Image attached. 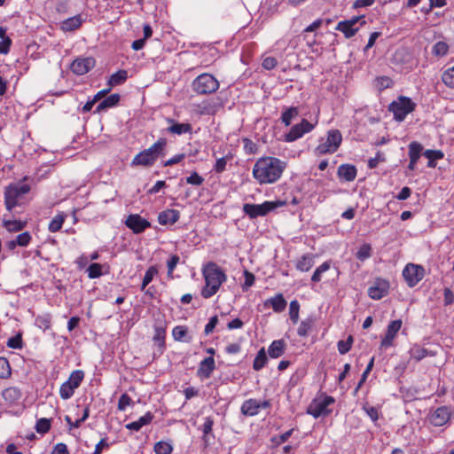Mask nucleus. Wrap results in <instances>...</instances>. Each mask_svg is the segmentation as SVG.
<instances>
[{
  "label": "nucleus",
  "mask_w": 454,
  "mask_h": 454,
  "mask_svg": "<svg viewBox=\"0 0 454 454\" xmlns=\"http://www.w3.org/2000/svg\"><path fill=\"white\" fill-rule=\"evenodd\" d=\"M286 168V162L277 157H261L255 161L252 174L259 184H271L281 178Z\"/></svg>",
  "instance_id": "1"
},
{
  "label": "nucleus",
  "mask_w": 454,
  "mask_h": 454,
  "mask_svg": "<svg viewBox=\"0 0 454 454\" xmlns=\"http://www.w3.org/2000/svg\"><path fill=\"white\" fill-rule=\"evenodd\" d=\"M202 276L205 280V286L201 290V296L209 299L214 296L220 289L221 286L226 282L227 275L214 262H208L202 267Z\"/></svg>",
  "instance_id": "2"
},
{
  "label": "nucleus",
  "mask_w": 454,
  "mask_h": 454,
  "mask_svg": "<svg viewBox=\"0 0 454 454\" xmlns=\"http://www.w3.org/2000/svg\"><path fill=\"white\" fill-rule=\"evenodd\" d=\"M167 145L168 141L165 137L159 138L149 148L136 154L131 160V166L152 167L160 157L165 155Z\"/></svg>",
  "instance_id": "3"
},
{
  "label": "nucleus",
  "mask_w": 454,
  "mask_h": 454,
  "mask_svg": "<svg viewBox=\"0 0 454 454\" xmlns=\"http://www.w3.org/2000/svg\"><path fill=\"white\" fill-rule=\"evenodd\" d=\"M30 185L25 183L10 184L4 190V205L10 214L13 209L21 205V200L30 191Z\"/></svg>",
  "instance_id": "4"
},
{
  "label": "nucleus",
  "mask_w": 454,
  "mask_h": 454,
  "mask_svg": "<svg viewBox=\"0 0 454 454\" xmlns=\"http://www.w3.org/2000/svg\"><path fill=\"white\" fill-rule=\"evenodd\" d=\"M342 142V135L339 129H329L325 137H321L315 151L317 155L333 154L338 151Z\"/></svg>",
  "instance_id": "5"
},
{
  "label": "nucleus",
  "mask_w": 454,
  "mask_h": 454,
  "mask_svg": "<svg viewBox=\"0 0 454 454\" xmlns=\"http://www.w3.org/2000/svg\"><path fill=\"white\" fill-rule=\"evenodd\" d=\"M286 205L283 200H266L262 204L245 203L242 207L243 213L250 219H255L260 216H265L271 211Z\"/></svg>",
  "instance_id": "6"
},
{
  "label": "nucleus",
  "mask_w": 454,
  "mask_h": 454,
  "mask_svg": "<svg viewBox=\"0 0 454 454\" xmlns=\"http://www.w3.org/2000/svg\"><path fill=\"white\" fill-rule=\"evenodd\" d=\"M218 80L211 74L203 73L192 82V90L198 95H209L219 89Z\"/></svg>",
  "instance_id": "7"
},
{
  "label": "nucleus",
  "mask_w": 454,
  "mask_h": 454,
  "mask_svg": "<svg viewBox=\"0 0 454 454\" xmlns=\"http://www.w3.org/2000/svg\"><path fill=\"white\" fill-rule=\"evenodd\" d=\"M416 108V104L411 98L405 96H399L388 106V110L393 114L394 120L403 121L407 115L412 113Z\"/></svg>",
  "instance_id": "8"
},
{
  "label": "nucleus",
  "mask_w": 454,
  "mask_h": 454,
  "mask_svg": "<svg viewBox=\"0 0 454 454\" xmlns=\"http://www.w3.org/2000/svg\"><path fill=\"white\" fill-rule=\"evenodd\" d=\"M335 403V399L325 394L312 400L307 408V414L311 415L313 418L317 419L321 416H328L332 413V410L328 407Z\"/></svg>",
  "instance_id": "9"
},
{
  "label": "nucleus",
  "mask_w": 454,
  "mask_h": 454,
  "mask_svg": "<svg viewBox=\"0 0 454 454\" xmlns=\"http://www.w3.org/2000/svg\"><path fill=\"white\" fill-rule=\"evenodd\" d=\"M84 372L82 370H74L69 375L67 380L63 382L59 387V396L63 400L70 399L76 388H78L84 379Z\"/></svg>",
  "instance_id": "10"
},
{
  "label": "nucleus",
  "mask_w": 454,
  "mask_h": 454,
  "mask_svg": "<svg viewBox=\"0 0 454 454\" xmlns=\"http://www.w3.org/2000/svg\"><path fill=\"white\" fill-rule=\"evenodd\" d=\"M403 278L409 287L416 286L425 276L423 266L414 263H408L403 270Z\"/></svg>",
  "instance_id": "11"
},
{
  "label": "nucleus",
  "mask_w": 454,
  "mask_h": 454,
  "mask_svg": "<svg viewBox=\"0 0 454 454\" xmlns=\"http://www.w3.org/2000/svg\"><path fill=\"white\" fill-rule=\"evenodd\" d=\"M315 128V124L309 122L307 119H302L301 122L294 125L290 130L285 134L284 141L287 143L294 142L309 133Z\"/></svg>",
  "instance_id": "12"
},
{
  "label": "nucleus",
  "mask_w": 454,
  "mask_h": 454,
  "mask_svg": "<svg viewBox=\"0 0 454 454\" xmlns=\"http://www.w3.org/2000/svg\"><path fill=\"white\" fill-rule=\"evenodd\" d=\"M403 322L401 319L393 320L387 325L385 336L380 341L381 349H387L393 346L394 340L400 331Z\"/></svg>",
  "instance_id": "13"
},
{
  "label": "nucleus",
  "mask_w": 454,
  "mask_h": 454,
  "mask_svg": "<svg viewBox=\"0 0 454 454\" xmlns=\"http://www.w3.org/2000/svg\"><path fill=\"white\" fill-rule=\"evenodd\" d=\"M125 225L135 234H140L151 226L145 218L138 214H131L125 220Z\"/></svg>",
  "instance_id": "14"
},
{
  "label": "nucleus",
  "mask_w": 454,
  "mask_h": 454,
  "mask_svg": "<svg viewBox=\"0 0 454 454\" xmlns=\"http://www.w3.org/2000/svg\"><path fill=\"white\" fill-rule=\"evenodd\" d=\"M389 282L384 278H378L368 288V295L372 300H380L388 294Z\"/></svg>",
  "instance_id": "15"
},
{
  "label": "nucleus",
  "mask_w": 454,
  "mask_h": 454,
  "mask_svg": "<svg viewBox=\"0 0 454 454\" xmlns=\"http://www.w3.org/2000/svg\"><path fill=\"white\" fill-rule=\"evenodd\" d=\"M95 64L96 61L92 57L77 58L72 62L70 69L77 75H83L91 70Z\"/></svg>",
  "instance_id": "16"
},
{
  "label": "nucleus",
  "mask_w": 454,
  "mask_h": 454,
  "mask_svg": "<svg viewBox=\"0 0 454 454\" xmlns=\"http://www.w3.org/2000/svg\"><path fill=\"white\" fill-rule=\"evenodd\" d=\"M450 410L447 406L438 407L431 415L430 422L434 427L445 425L450 419Z\"/></svg>",
  "instance_id": "17"
},
{
  "label": "nucleus",
  "mask_w": 454,
  "mask_h": 454,
  "mask_svg": "<svg viewBox=\"0 0 454 454\" xmlns=\"http://www.w3.org/2000/svg\"><path fill=\"white\" fill-rule=\"evenodd\" d=\"M11 215L12 214H10L9 212L8 214L4 215L3 226L9 232H18L22 231L27 225V221L12 219L11 217Z\"/></svg>",
  "instance_id": "18"
},
{
  "label": "nucleus",
  "mask_w": 454,
  "mask_h": 454,
  "mask_svg": "<svg viewBox=\"0 0 454 454\" xmlns=\"http://www.w3.org/2000/svg\"><path fill=\"white\" fill-rule=\"evenodd\" d=\"M215 369V363L213 356L204 358L199 364L197 371L198 375L202 379L210 378L212 372Z\"/></svg>",
  "instance_id": "19"
},
{
  "label": "nucleus",
  "mask_w": 454,
  "mask_h": 454,
  "mask_svg": "<svg viewBox=\"0 0 454 454\" xmlns=\"http://www.w3.org/2000/svg\"><path fill=\"white\" fill-rule=\"evenodd\" d=\"M121 99V96L118 93L111 94L110 96L105 98L102 101L98 103L94 113L100 114L102 112L106 111L109 108L115 107Z\"/></svg>",
  "instance_id": "20"
},
{
  "label": "nucleus",
  "mask_w": 454,
  "mask_h": 454,
  "mask_svg": "<svg viewBox=\"0 0 454 454\" xmlns=\"http://www.w3.org/2000/svg\"><path fill=\"white\" fill-rule=\"evenodd\" d=\"M339 177L345 182H352L356 177V168L351 164H341L338 168Z\"/></svg>",
  "instance_id": "21"
},
{
  "label": "nucleus",
  "mask_w": 454,
  "mask_h": 454,
  "mask_svg": "<svg viewBox=\"0 0 454 454\" xmlns=\"http://www.w3.org/2000/svg\"><path fill=\"white\" fill-rule=\"evenodd\" d=\"M240 411L245 416H256L260 412L259 401L254 398L244 401L240 407Z\"/></svg>",
  "instance_id": "22"
},
{
  "label": "nucleus",
  "mask_w": 454,
  "mask_h": 454,
  "mask_svg": "<svg viewBox=\"0 0 454 454\" xmlns=\"http://www.w3.org/2000/svg\"><path fill=\"white\" fill-rule=\"evenodd\" d=\"M286 301L282 294H277L275 296L269 298L264 301V306H270L274 312L280 313L286 309Z\"/></svg>",
  "instance_id": "23"
},
{
  "label": "nucleus",
  "mask_w": 454,
  "mask_h": 454,
  "mask_svg": "<svg viewBox=\"0 0 454 454\" xmlns=\"http://www.w3.org/2000/svg\"><path fill=\"white\" fill-rule=\"evenodd\" d=\"M83 23L81 14L67 18L60 23V28L64 32H72L78 29Z\"/></svg>",
  "instance_id": "24"
},
{
  "label": "nucleus",
  "mask_w": 454,
  "mask_h": 454,
  "mask_svg": "<svg viewBox=\"0 0 454 454\" xmlns=\"http://www.w3.org/2000/svg\"><path fill=\"white\" fill-rule=\"evenodd\" d=\"M180 217V213L176 209H167L159 214L158 222L161 225L174 224Z\"/></svg>",
  "instance_id": "25"
},
{
  "label": "nucleus",
  "mask_w": 454,
  "mask_h": 454,
  "mask_svg": "<svg viewBox=\"0 0 454 454\" xmlns=\"http://www.w3.org/2000/svg\"><path fill=\"white\" fill-rule=\"evenodd\" d=\"M314 264L315 255L313 254L307 253L298 258L295 263V268L301 272H307L314 266Z\"/></svg>",
  "instance_id": "26"
},
{
  "label": "nucleus",
  "mask_w": 454,
  "mask_h": 454,
  "mask_svg": "<svg viewBox=\"0 0 454 454\" xmlns=\"http://www.w3.org/2000/svg\"><path fill=\"white\" fill-rule=\"evenodd\" d=\"M411 359L419 362L427 356H434L435 352L428 350L419 344H414L409 350Z\"/></svg>",
  "instance_id": "27"
},
{
  "label": "nucleus",
  "mask_w": 454,
  "mask_h": 454,
  "mask_svg": "<svg viewBox=\"0 0 454 454\" xmlns=\"http://www.w3.org/2000/svg\"><path fill=\"white\" fill-rule=\"evenodd\" d=\"M153 414L151 411H147L137 420L126 424L125 427L130 431L138 432L144 426L149 425L153 421Z\"/></svg>",
  "instance_id": "28"
},
{
  "label": "nucleus",
  "mask_w": 454,
  "mask_h": 454,
  "mask_svg": "<svg viewBox=\"0 0 454 454\" xmlns=\"http://www.w3.org/2000/svg\"><path fill=\"white\" fill-rule=\"evenodd\" d=\"M168 121L171 123V125L167 128V131L171 134L180 136L183 134L191 133L192 130V127L190 123H179L176 122L172 119H168Z\"/></svg>",
  "instance_id": "29"
},
{
  "label": "nucleus",
  "mask_w": 454,
  "mask_h": 454,
  "mask_svg": "<svg viewBox=\"0 0 454 454\" xmlns=\"http://www.w3.org/2000/svg\"><path fill=\"white\" fill-rule=\"evenodd\" d=\"M286 346V342L282 339L273 340L268 348V354L270 357H280L285 352Z\"/></svg>",
  "instance_id": "30"
},
{
  "label": "nucleus",
  "mask_w": 454,
  "mask_h": 454,
  "mask_svg": "<svg viewBox=\"0 0 454 454\" xmlns=\"http://www.w3.org/2000/svg\"><path fill=\"white\" fill-rule=\"evenodd\" d=\"M299 115V108L297 106L284 107L280 120L285 126H290L292 121Z\"/></svg>",
  "instance_id": "31"
},
{
  "label": "nucleus",
  "mask_w": 454,
  "mask_h": 454,
  "mask_svg": "<svg viewBox=\"0 0 454 454\" xmlns=\"http://www.w3.org/2000/svg\"><path fill=\"white\" fill-rule=\"evenodd\" d=\"M423 152V145L417 142L412 141L408 145V155L411 161L418 163Z\"/></svg>",
  "instance_id": "32"
},
{
  "label": "nucleus",
  "mask_w": 454,
  "mask_h": 454,
  "mask_svg": "<svg viewBox=\"0 0 454 454\" xmlns=\"http://www.w3.org/2000/svg\"><path fill=\"white\" fill-rule=\"evenodd\" d=\"M2 396L5 402L9 403L10 404H12L17 403L20 399L21 392L18 387H10L3 391Z\"/></svg>",
  "instance_id": "33"
},
{
  "label": "nucleus",
  "mask_w": 454,
  "mask_h": 454,
  "mask_svg": "<svg viewBox=\"0 0 454 454\" xmlns=\"http://www.w3.org/2000/svg\"><path fill=\"white\" fill-rule=\"evenodd\" d=\"M423 155L428 159L427 167L434 168L436 167V160H442L444 157V153L441 150L427 149L423 152Z\"/></svg>",
  "instance_id": "34"
},
{
  "label": "nucleus",
  "mask_w": 454,
  "mask_h": 454,
  "mask_svg": "<svg viewBox=\"0 0 454 454\" xmlns=\"http://www.w3.org/2000/svg\"><path fill=\"white\" fill-rule=\"evenodd\" d=\"M314 324L315 317L313 316H309L303 319L297 329V334L300 337H307L309 332L312 330Z\"/></svg>",
  "instance_id": "35"
},
{
  "label": "nucleus",
  "mask_w": 454,
  "mask_h": 454,
  "mask_svg": "<svg viewBox=\"0 0 454 454\" xmlns=\"http://www.w3.org/2000/svg\"><path fill=\"white\" fill-rule=\"evenodd\" d=\"M128 79V72L126 70H119L114 73L108 79L107 84L109 88L121 85L124 83Z\"/></svg>",
  "instance_id": "36"
},
{
  "label": "nucleus",
  "mask_w": 454,
  "mask_h": 454,
  "mask_svg": "<svg viewBox=\"0 0 454 454\" xmlns=\"http://www.w3.org/2000/svg\"><path fill=\"white\" fill-rule=\"evenodd\" d=\"M333 264L332 260H327L324 262L321 265H319L314 271L311 276V281L313 283H318L323 278V274L328 271L331 269Z\"/></svg>",
  "instance_id": "37"
},
{
  "label": "nucleus",
  "mask_w": 454,
  "mask_h": 454,
  "mask_svg": "<svg viewBox=\"0 0 454 454\" xmlns=\"http://www.w3.org/2000/svg\"><path fill=\"white\" fill-rule=\"evenodd\" d=\"M67 218V214L64 212H59L57 214L52 220L50 222L48 230L50 232L54 233L59 231Z\"/></svg>",
  "instance_id": "38"
},
{
  "label": "nucleus",
  "mask_w": 454,
  "mask_h": 454,
  "mask_svg": "<svg viewBox=\"0 0 454 454\" xmlns=\"http://www.w3.org/2000/svg\"><path fill=\"white\" fill-rule=\"evenodd\" d=\"M336 30L343 33L346 38H350L359 30V27H354L345 20H342L337 24Z\"/></svg>",
  "instance_id": "39"
},
{
  "label": "nucleus",
  "mask_w": 454,
  "mask_h": 454,
  "mask_svg": "<svg viewBox=\"0 0 454 454\" xmlns=\"http://www.w3.org/2000/svg\"><path fill=\"white\" fill-rule=\"evenodd\" d=\"M173 445L170 440L159 441L153 446L155 454H171L173 451Z\"/></svg>",
  "instance_id": "40"
},
{
  "label": "nucleus",
  "mask_w": 454,
  "mask_h": 454,
  "mask_svg": "<svg viewBox=\"0 0 454 454\" xmlns=\"http://www.w3.org/2000/svg\"><path fill=\"white\" fill-rule=\"evenodd\" d=\"M449 44L444 41L436 42L432 47V54L437 58L444 57L449 52Z\"/></svg>",
  "instance_id": "41"
},
{
  "label": "nucleus",
  "mask_w": 454,
  "mask_h": 454,
  "mask_svg": "<svg viewBox=\"0 0 454 454\" xmlns=\"http://www.w3.org/2000/svg\"><path fill=\"white\" fill-rule=\"evenodd\" d=\"M268 358L266 356V352L263 348H262L256 356L254 359L253 362V369L254 371H260L262 370L267 364Z\"/></svg>",
  "instance_id": "42"
},
{
  "label": "nucleus",
  "mask_w": 454,
  "mask_h": 454,
  "mask_svg": "<svg viewBox=\"0 0 454 454\" xmlns=\"http://www.w3.org/2000/svg\"><path fill=\"white\" fill-rule=\"evenodd\" d=\"M158 269L155 265L150 266L143 278L141 284V291H144L145 287L153 281V278L158 274Z\"/></svg>",
  "instance_id": "43"
},
{
  "label": "nucleus",
  "mask_w": 454,
  "mask_h": 454,
  "mask_svg": "<svg viewBox=\"0 0 454 454\" xmlns=\"http://www.w3.org/2000/svg\"><path fill=\"white\" fill-rule=\"evenodd\" d=\"M35 325L43 331H46L51 326V317L50 314L39 315L35 317Z\"/></svg>",
  "instance_id": "44"
},
{
  "label": "nucleus",
  "mask_w": 454,
  "mask_h": 454,
  "mask_svg": "<svg viewBox=\"0 0 454 454\" xmlns=\"http://www.w3.org/2000/svg\"><path fill=\"white\" fill-rule=\"evenodd\" d=\"M362 410L366 413L371 420L376 424L380 417V408L370 406L368 403H364L362 406Z\"/></svg>",
  "instance_id": "45"
},
{
  "label": "nucleus",
  "mask_w": 454,
  "mask_h": 454,
  "mask_svg": "<svg viewBox=\"0 0 454 454\" xmlns=\"http://www.w3.org/2000/svg\"><path fill=\"white\" fill-rule=\"evenodd\" d=\"M88 277L90 279L98 278L103 275L102 265L98 262H93L89 265L86 270Z\"/></svg>",
  "instance_id": "46"
},
{
  "label": "nucleus",
  "mask_w": 454,
  "mask_h": 454,
  "mask_svg": "<svg viewBox=\"0 0 454 454\" xmlns=\"http://www.w3.org/2000/svg\"><path fill=\"white\" fill-rule=\"evenodd\" d=\"M188 334L187 327L184 325H176L172 330V336L176 341H183Z\"/></svg>",
  "instance_id": "47"
},
{
  "label": "nucleus",
  "mask_w": 454,
  "mask_h": 454,
  "mask_svg": "<svg viewBox=\"0 0 454 454\" xmlns=\"http://www.w3.org/2000/svg\"><path fill=\"white\" fill-rule=\"evenodd\" d=\"M442 81L447 87L454 89V66L442 73Z\"/></svg>",
  "instance_id": "48"
},
{
  "label": "nucleus",
  "mask_w": 454,
  "mask_h": 454,
  "mask_svg": "<svg viewBox=\"0 0 454 454\" xmlns=\"http://www.w3.org/2000/svg\"><path fill=\"white\" fill-rule=\"evenodd\" d=\"M300 303L294 300L289 305V317L293 324H296L299 320Z\"/></svg>",
  "instance_id": "49"
},
{
  "label": "nucleus",
  "mask_w": 454,
  "mask_h": 454,
  "mask_svg": "<svg viewBox=\"0 0 454 454\" xmlns=\"http://www.w3.org/2000/svg\"><path fill=\"white\" fill-rule=\"evenodd\" d=\"M353 337L349 335L346 340H339L337 343L338 351L341 355L347 354L352 348Z\"/></svg>",
  "instance_id": "50"
},
{
  "label": "nucleus",
  "mask_w": 454,
  "mask_h": 454,
  "mask_svg": "<svg viewBox=\"0 0 454 454\" xmlns=\"http://www.w3.org/2000/svg\"><path fill=\"white\" fill-rule=\"evenodd\" d=\"M51 429V420L46 418L39 419L35 424V430L39 434H46Z\"/></svg>",
  "instance_id": "51"
},
{
  "label": "nucleus",
  "mask_w": 454,
  "mask_h": 454,
  "mask_svg": "<svg viewBox=\"0 0 454 454\" xmlns=\"http://www.w3.org/2000/svg\"><path fill=\"white\" fill-rule=\"evenodd\" d=\"M185 182L192 186H200L204 183V177L198 172L193 171L185 178Z\"/></svg>",
  "instance_id": "52"
},
{
  "label": "nucleus",
  "mask_w": 454,
  "mask_h": 454,
  "mask_svg": "<svg viewBox=\"0 0 454 454\" xmlns=\"http://www.w3.org/2000/svg\"><path fill=\"white\" fill-rule=\"evenodd\" d=\"M11 367L8 360L4 357H0V379H7L11 376Z\"/></svg>",
  "instance_id": "53"
},
{
  "label": "nucleus",
  "mask_w": 454,
  "mask_h": 454,
  "mask_svg": "<svg viewBox=\"0 0 454 454\" xmlns=\"http://www.w3.org/2000/svg\"><path fill=\"white\" fill-rule=\"evenodd\" d=\"M371 246L369 244H364L358 248L356 256L358 260L364 261L371 256Z\"/></svg>",
  "instance_id": "54"
},
{
  "label": "nucleus",
  "mask_w": 454,
  "mask_h": 454,
  "mask_svg": "<svg viewBox=\"0 0 454 454\" xmlns=\"http://www.w3.org/2000/svg\"><path fill=\"white\" fill-rule=\"evenodd\" d=\"M386 161V157L383 153L378 151L374 157L368 160V168L373 169L377 168L380 162Z\"/></svg>",
  "instance_id": "55"
},
{
  "label": "nucleus",
  "mask_w": 454,
  "mask_h": 454,
  "mask_svg": "<svg viewBox=\"0 0 454 454\" xmlns=\"http://www.w3.org/2000/svg\"><path fill=\"white\" fill-rule=\"evenodd\" d=\"M243 149L245 153L248 155L254 154L257 151V145L251 139L245 137L242 139Z\"/></svg>",
  "instance_id": "56"
},
{
  "label": "nucleus",
  "mask_w": 454,
  "mask_h": 454,
  "mask_svg": "<svg viewBox=\"0 0 454 454\" xmlns=\"http://www.w3.org/2000/svg\"><path fill=\"white\" fill-rule=\"evenodd\" d=\"M31 235L28 231H24L20 234H19L16 238H15V242L16 244L19 245V247H27L30 241H31Z\"/></svg>",
  "instance_id": "57"
},
{
  "label": "nucleus",
  "mask_w": 454,
  "mask_h": 454,
  "mask_svg": "<svg viewBox=\"0 0 454 454\" xmlns=\"http://www.w3.org/2000/svg\"><path fill=\"white\" fill-rule=\"evenodd\" d=\"M373 365H374V357H372L370 362L368 363L365 370L364 371L363 374H362V377L356 386V390L357 391L361 387L362 385L364 383V381L366 380L369 373L371 372V371L372 370L373 368Z\"/></svg>",
  "instance_id": "58"
},
{
  "label": "nucleus",
  "mask_w": 454,
  "mask_h": 454,
  "mask_svg": "<svg viewBox=\"0 0 454 454\" xmlns=\"http://www.w3.org/2000/svg\"><path fill=\"white\" fill-rule=\"evenodd\" d=\"M180 261V257L177 254H172L167 262L168 276L172 277L173 271Z\"/></svg>",
  "instance_id": "59"
},
{
  "label": "nucleus",
  "mask_w": 454,
  "mask_h": 454,
  "mask_svg": "<svg viewBox=\"0 0 454 454\" xmlns=\"http://www.w3.org/2000/svg\"><path fill=\"white\" fill-rule=\"evenodd\" d=\"M131 397L126 393L122 394L118 401V410L121 411H125L127 407L131 404Z\"/></svg>",
  "instance_id": "60"
},
{
  "label": "nucleus",
  "mask_w": 454,
  "mask_h": 454,
  "mask_svg": "<svg viewBox=\"0 0 454 454\" xmlns=\"http://www.w3.org/2000/svg\"><path fill=\"white\" fill-rule=\"evenodd\" d=\"M227 160H228L227 156L217 159L214 165V168H213L214 171L218 174H221L223 171H225L226 166H227Z\"/></svg>",
  "instance_id": "61"
},
{
  "label": "nucleus",
  "mask_w": 454,
  "mask_h": 454,
  "mask_svg": "<svg viewBox=\"0 0 454 454\" xmlns=\"http://www.w3.org/2000/svg\"><path fill=\"white\" fill-rule=\"evenodd\" d=\"M153 340L160 345H164L165 328H163L162 326H155Z\"/></svg>",
  "instance_id": "62"
},
{
  "label": "nucleus",
  "mask_w": 454,
  "mask_h": 454,
  "mask_svg": "<svg viewBox=\"0 0 454 454\" xmlns=\"http://www.w3.org/2000/svg\"><path fill=\"white\" fill-rule=\"evenodd\" d=\"M244 276H245V282L242 286V289H243V291H247L249 287H251L254 284L255 277L253 273H251L247 270L244 271Z\"/></svg>",
  "instance_id": "63"
},
{
  "label": "nucleus",
  "mask_w": 454,
  "mask_h": 454,
  "mask_svg": "<svg viewBox=\"0 0 454 454\" xmlns=\"http://www.w3.org/2000/svg\"><path fill=\"white\" fill-rule=\"evenodd\" d=\"M51 454H69V450L67 444L59 442L53 447Z\"/></svg>",
  "instance_id": "64"
}]
</instances>
